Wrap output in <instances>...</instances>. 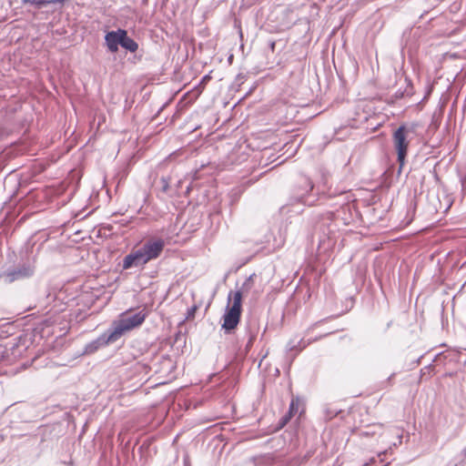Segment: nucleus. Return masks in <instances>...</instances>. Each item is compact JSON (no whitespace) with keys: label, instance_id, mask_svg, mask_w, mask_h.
I'll use <instances>...</instances> for the list:
<instances>
[{"label":"nucleus","instance_id":"nucleus-1","mask_svg":"<svg viewBox=\"0 0 466 466\" xmlns=\"http://www.w3.org/2000/svg\"><path fill=\"white\" fill-rule=\"evenodd\" d=\"M254 274L246 279L239 289L230 291L228 296V306L223 316L222 329L230 333L238 324L241 315L243 297H248L254 287Z\"/></svg>","mask_w":466,"mask_h":466},{"label":"nucleus","instance_id":"nucleus-2","mask_svg":"<svg viewBox=\"0 0 466 466\" xmlns=\"http://www.w3.org/2000/svg\"><path fill=\"white\" fill-rule=\"evenodd\" d=\"M166 246V241L162 238H149L143 246L131 251L123 258V269L143 267L151 260L160 257Z\"/></svg>","mask_w":466,"mask_h":466},{"label":"nucleus","instance_id":"nucleus-3","mask_svg":"<svg viewBox=\"0 0 466 466\" xmlns=\"http://www.w3.org/2000/svg\"><path fill=\"white\" fill-rule=\"evenodd\" d=\"M146 319V313L141 310L137 313L125 312L117 320L112 322L110 330L118 340L126 332L139 327Z\"/></svg>","mask_w":466,"mask_h":466},{"label":"nucleus","instance_id":"nucleus-4","mask_svg":"<svg viewBox=\"0 0 466 466\" xmlns=\"http://www.w3.org/2000/svg\"><path fill=\"white\" fill-rule=\"evenodd\" d=\"M413 131V128H409L402 125L399 127L393 133V144L398 155V162L400 167L404 165L407 156L408 147L410 140L408 136Z\"/></svg>","mask_w":466,"mask_h":466},{"label":"nucleus","instance_id":"nucleus-5","mask_svg":"<svg viewBox=\"0 0 466 466\" xmlns=\"http://www.w3.org/2000/svg\"><path fill=\"white\" fill-rule=\"evenodd\" d=\"M34 267L28 263H24L17 267L6 269L0 277L3 278L5 282L12 283L16 280L29 278L34 274Z\"/></svg>","mask_w":466,"mask_h":466},{"label":"nucleus","instance_id":"nucleus-6","mask_svg":"<svg viewBox=\"0 0 466 466\" xmlns=\"http://www.w3.org/2000/svg\"><path fill=\"white\" fill-rule=\"evenodd\" d=\"M117 339L108 329L106 332H104L102 335H100L96 339L90 341L85 346L84 353L85 354H92L96 352L100 348H103L108 344L116 342Z\"/></svg>","mask_w":466,"mask_h":466},{"label":"nucleus","instance_id":"nucleus-7","mask_svg":"<svg viewBox=\"0 0 466 466\" xmlns=\"http://www.w3.org/2000/svg\"><path fill=\"white\" fill-rule=\"evenodd\" d=\"M125 29H117L116 31H109L105 35V41L107 49L111 53H116L118 50V46H121L123 35Z\"/></svg>","mask_w":466,"mask_h":466},{"label":"nucleus","instance_id":"nucleus-8","mask_svg":"<svg viewBox=\"0 0 466 466\" xmlns=\"http://www.w3.org/2000/svg\"><path fill=\"white\" fill-rule=\"evenodd\" d=\"M316 339H317L305 340L304 339H291L287 345V350L290 352L294 351V350H296L297 352H299L303 349H305L308 345H309L312 341H315Z\"/></svg>","mask_w":466,"mask_h":466},{"label":"nucleus","instance_id":"nucleus-9","mask_svg":"<svg viewBox=\"0 0 466 466\" xmlns=\"http://www.w3.org/2000/svg\"><path fill=\"white\" fill-rule=\"evenodd\" d=\"M122 35L123 38L120 46H122L123 48L131 53L136 52L138 48V45L137 44V42L128 36L127 32L126 30Z\"/></svg>","mask_w":466,"mask_h":466},{"label":"nucleus","instance_id":"nucleus-10","mask_svg":"<svg viewBox=\"0 0 466 466\" xmlns=\"http://www.w3.org/2000/svg\"><path fill=\"white\" fill-rule=\"evenodd\" d=\"M22 3L24 5H25V4L34 5L37 8H41V7L48 5V2L46 0H22Z\"/></svg>","mask_w":466,"mask_h":466},{"label":"nucleus","instance_id":"nucleus-11","mask_svg":"<svg viewBox=\"0 0 466 466\" xmlns=\"http://www.w3.org/2000/svg\"><path fill=\"white\" fill-rule=\"evenodd\" d=\"M298 409V402H296L295 400H292L289 405V419L293 415L294 412H297Z\"/></svg>","mask_w":466,"mask_h":466},{"label":"nucleus","instance_id":"nucleus-12","mask_svg":"<svg viewBox=\"0 0 466 466\" xmlns=\"http://www.w3.org/2000/svg\"><path fill=\"white\" fill-rule=\"evenodd\" d=\"M198 307L195 305L187 309V319H194Z\"/></svg>","mask_w":466,"mask_h":466},{"label":"nucleus","instance_id":"nucleus-13","mask_svg":"<svg viewBox=\"0 0 466 466\" xmlns=\"http://www.w3.org/2000/svg\"><path fill=\"white\" fill-rule=\"evenodd\" d=\"M300 202L304 203L305 205H311L312 201H309L308 198H306L304 196H300L299 199Z\"/></svg>","mask_w":466,"mask_h":466},{"label":"nucleus","instance_id":"nucleus-14","mask_svg":"<svg viewBox=\"0 0 466 466\" xmlns=\"http://www.w3.org/2000/svg\"><path fill=\"white\" fill-rule=\"evenodd\" d=\"M49 4L65 3L66 0H46Z\"/></svg>","mask_w":466,"mask_h":466},{"label":"nucleus","instance_id":"nucleus-15","mask_svg":"<svg viewBox=\"0 0 466 466\" xmlns=\"http://www.w3.org/2000/svg\"><path fill=\"white\" fill-rule=\"evenodd\" d=\"M373 462H375V459L372 458L369 462H366L363 466H370Z\"/></svg>","mask_w":466,"mask_h":466},{"label":"nucleus","instance_id":"nucleus-16","mask_svg":"<svg viewBox=\"0 0 466 466\" xmlns=\"http://www.w3.org/2000/svg\"><path fill=\"white\" fill-rule=\"evenodd\" d=\"M163 181L165 182L164 187H163V190L167 191V187H168L167 182L165 179H163Z\"/></svg>","mask_w":466,"mask_h":466},{"label":"nucleus","instance_id":"nucleus-17","mask_svg":"<svg viewBox=\"0 0 466 466\" xmlns=\"http://www.w3.org/2000/svg\"><path fill=\"white\" fill-rule=\"evenodd\" d=\"M308 186L309 187V190H311L313 188V186L311 185V183L309 181L308 182Z\"/></svg>","mask_w":466,"mask_h":466},{"label":"nucleus","instance_id":"nucleus-18","mask_svg":"<svg viewBox=\"0 0 466 466\" xmlns=\"http://www.w3.org/2000/svg\"><path fill=\"white\" fill-rule=\"evenodd\" d=\"M284 234H286V229L283 231V230H282V228H280V235H281V237H282Z\"/></svg>","mask_w":466,"mask_h":466},{"label":"nucleus","instance_id":"nucleus-19","mask_svg":"<svg viewBox=\"0 0 466 466\" xmlns=\"http://www.w3.org/2000/svg\"><path fill=\"white\" fill-rule=\"evenodd\" d=\"M384 453H385V451H384V452H381V453H379V457H380V456H381L382 454H384Z\"/></svg>","mask_w":466,"mask_h":466}]
</instances>
